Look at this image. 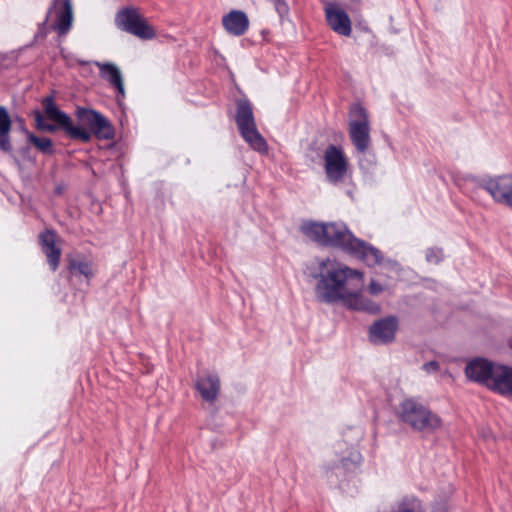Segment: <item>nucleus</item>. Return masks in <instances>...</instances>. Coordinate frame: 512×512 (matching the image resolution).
<instances>
[{
	"instance_id": "obj_17",
	"label": "nucleus",
	"mask_w": 512,
	"mask_h": 512,
	"mask_svg": "<svg viewBox=\"0 0 512 512\" xmlns=\"http://www.w3.org/2000/svg\"><path fill=\"white\" fill-rule=\"evenodd\" d=\"M222 25L230 35L242 36L249 28V19L245 12L232 10L223 16Z\"/></svg>"
},
{
	"instance_id": "obj_25",
	"label": "nucleus",
	"mask_w": 512,
	"mask_h": 512,
	"mask_svg": "<svg viewBox=\"0 0 512 512\" xmlns=\"http://www.w3.org/2000/svg\"><path fill=\"white\" fill-rule=\"evenodd\" d=\"M383 291H384V287L380 283H378L375 280H371V282L369 284V292L372 295H378Z\"/></svg>"
},
{
	"instance_id": "obj_4",
	"label": "nucleus",
	"mask_w": 512,
	"mask_h": 512,
	"mask_svg": "<svg viewBox=\"0 0 512 512\" xmlns=\"http://www.w3.org/2000/svg\"><path fill=\"white\" fill-rule=\"evenodd\" d=\"M398 420L415 431L433 432L441 427V418L416 397L403 399L396 412Z\"/></svg>"
},
{
	"instance_id": "obj_18",
	"label": "nucleus",
	"mask_w": 512,
	"mask_h": 512,
	"mask_svg": "<svg viewBox=\"0 0 512 512\" xmlns=\"http://www.w3.org/2000/svg\"><path fill=\"white\" fill-rule=\"evenodd\" d=\"M196 389L202 399L207 402H214L219 394L220 380L216 374H205L196 381Z\"/></svg>"
},
{
	"instance_id": "obj_8",
	"label": "nucleus",
	"mask_w": 512,
	"mask_h": 512,
	"mask_svg": "<svg viewBox=\"0 0 512 512\" xmlns=\"http://www.w3.org/2000/svg\"><path fill=\"white\" fill-rule=\"evenodd\" d=\"M324 169L327 180L334 184L344 181L348 171V161L340 147L329 145L323 155Z\"/></svg>"
},
{
	"instance_id": "obj_1",
	"label": "nucleus",
	"mask_w": 512,
	"mask_h": 512,
	"mask_svg": "<svg viewBox=\"0 0 512 512\" xmlns=\"http://www.w3.org/2000/svg\"><path fill=\"white\" fill-rule=\"evenodd\" d=\"M315 277L318 280L315 293L319 301L325 303L342 301L354 310L371 314L380 312L378 304L361 294L364 279L360 271L350 269L336 260L326 259L319 264V273Z\"/></svg>"
},
{
	"instance_id": "obj_10",
	"label": "nucleus",
	"mask_w": 512,
	"mask_h": 512,
	"mask_svg": "<svg viewBox=\"0 0 512 512\" xmlns=\"http://www.w3.org/2000/svg\"><path fill=\"white\" fill-rule=\"evenodd\" d=\"M480 187L488 192L492 199L512 209V175L504 174L484 179Z\"/></svg>"
},
{
	"instance_id": "obj_2",
	"label": "nucleus",
	"mask_w": 512,
	"mask_h": 512,
	"mask_svg": "<svg viewBox=\"0 0 512 512\" xmlns=\"http://www.w3.org/2000/svg\"><path fill=\"white\" fill-rule=\"evenodd\" d=\"M42 105L46 118L58 123L72 140L88 143L92 135L99 140L114 138L115 132L110 121L93 109L78 107L75 111V124L68 114L56 106L53 97H45Z\"/></svg>"
},
{
	"instance_id": "obj_24",
	"label": "nucleus",
	"mask_w": 512,
	"mask_h": 512,
	"mask_svg": "<svg viewBox=\"0 0 512 512\" xmlns=\"http://www.w3.org/2000/svg\"><path fill=\"white\" fill-rule=\"evenodd\" d=\"M443 258L442 250L438 248H430L426 252V260L429 263L438 264Z\"/></svg>"
},
{
	"instance_id": "obj_23",
	"label": "nucleus",
	"mask_w": 512,
	"mask_h": 512,
	"mask_svg": "<svg viewBox=\"0 0 512 512\" xmlns=\"http://www.w3.org/2000/svg\"><path fill=\"white\" fill-rule=\"evenodd\" d=\"M34 116H35L36 127H37V129H39L41 131L54 133L58 128L61 129V127L59 126L58 123H56V124L48 123L39 111H36Z\"/></svg>"
},
{
	"instance_id": "obj_21",
	"label": "nucleus",
	"mask_w": 512,
	"mask_h": 512,
	"mask_svg": "<svg viewBox=\"0 0 512 512\" xmlns=\"http://www.w3.org/2000/svg\"><path fill=\"white\" fill-rule=\"evenodd\" d=\"M28 141L33 144L40 152L52 154L54 152L53 142L47 137H37L33 133H27Z\"/></svg>"
},
{
	"instance_id": "obj_19",
	"label": "nucleus",
	"mask_w": 512,
	"mask_h": 512,
	"mask_svg": "<svg viewBox=\"0 0 512 512\" xmlns=\"http://www.w3.org/2000/svg\"><path fill=\"white\" fill-rule=\"evenodd\" d=\"M68 269L72 277L83 276L87 284H89L96 272L94 262L86 257L70 258Z\"/></svg>"
},
{
	"instance_id": "obj_26",
	"label": "nucleus",
	"mask_w": 512,
	"mask_h": 512,
	"mask_svg": "<svg viewBox=\"0 0 512 512\" xmlns=\"http://www.w3.org/2000/svg\"><path fill=\"white\" fill-rule=\"evenodd\" d=\"M423 369L428 373L437 371L439 369V363L437 361L427 362L423 365Z\"/></svg>"
},
{
	"instance_id": "obj_12",
	"label": "nucleus",
	"mask_w": 512,
	"mask_h": 512,
	"mask_svg": "<svg viewBox=\"0 0 512 512\" xmlns=\"http://www.w3.org/2000/svg\"><path fill=\"white\" fill-rule=\"evenodd\" d=\"M398 320L388 316L374 322L369 329V338L374 344H388L394 341Z\"/></svg>"
},
{
	"instance_id": "obj_20",
	"label": "nucleus",
	"mask_w": 512,
	"mask_h": 512,
	"mask_svg": "<svg viewBox=\"0 0 512 512\" xmlns=\"http://www.w3.org/2000/svg\"><path fill=\"white\" fill-rule=\"evenodd\" d=\"M12 120L8 110L4 106H0V151L10 153L13 149L11 143Z\"/></svg>"
},
{
	"instance_id": "obj_11",
	"label": "nucleus",
	"mask_w": 512,
	"mask_h": 512,
	"mask_svg": "<svg viewBox=\"0 0 512 512\" xmlns=\"http://www.w3.org/2000/svg\"><path fill=\"white\" fill-rule=\"evenodd\" d=\"M325 17L330 28L342 36H350L351 20L348 14L334 2H327L324 7Z\"/></svg>"
},
{
	"instance_id": "obj_13",
	"label": "nucleus",
	"mask_w": 512,
	"mask_h": 512,
	"mask_svg": "<svg viewBox=\"0 0 512 512\" xmlns=\"http://www.w3.org/2000/svg\"><path fill=\"white\" fill-rule=\"evenodd\" d=\"M496 366L485 359H474L466 365L465 374L470 380L484 384L489 388Z\"/></svg>"
},
{
	"instance_id": "obj_22",
	"label": "nucleus",
	"mask_w": 512,
	"mask_h": 512,
	"mask_svg": "<svg viewBox=\"0 0 512 512\" xmlns=\"http://www.w3.org/2000/svg\"><path fill=\"white\" fill-rule=\"evenodd\" d=\"M423 507L421 501L418 499L411 497L405 498L399 505V509L397 512H423Z\"/></svg>"
},
{
	"instance_id": "obj_7",
	"label": "nucleus",
	"mask_w": 512,
	"mask_h": 512,
	"mask_svg": "<svg viewBox=\"0 0 512 512\" xmlns=\"http://www.w3.org/2000/svg\"><path fill=\"white\" fill-rule=\"evenodd\" d=\"M349 136L359 153H365L371 143L370 122L366 109L360 104H353L349 111Z\"/></svg>"
},
{
	"instance_id": "obj_14",
	"label": "nucleus",
	"mask_w": 512,
	"mask_h": 512,
	"mask_svg": "<svg viewBox=\"0 0 512 512\" xmlns=\"http://www.w3.org/2000/svg\"><path fill=\"white\" fill-rule=\"evenodd\" d=\"M56 240V234L52 230H45L39 235V244L52 271L58 269L62 253L61 248L56 246Z\"/></svg>"
},
{
	"instance_id": "obj_15",
	"label": "nucleus",
	"mask_w": 512,
	"mask_h": 512,
	"mask_svg": "<svg viewBox=\"0 0 512 512\" xmlns=\"http://www.w3.org/2000/svg\"><path fill=\"white\" fill-rule=\"evenodd\" d=\"M94 65L99 69V75L117 90L120 97H125L123 75L119 67L110 62L95 61Z\"/></svg>"
},
{
	"instance_id": "obj_16",
	"label": "nucleus",
	"mask_w": 512,
	"mask_h": 512,
	"mask_svg": "<svg viewBox=\"0 0 512 512\" xmlns=\"http://www.w3.org/2000/svg\"><path fill=\"white\" fill-rule=\"evenodd\" d=\"M489 389L501 395L512 397V368L504 365H497L494 368Z\"/></svg>"
},
{
	"instance_id": "obj_5",
	"label": "nucleus",
	"mask_w": 512,
	"mask_h": 512,
	"mask_svg": "<svg viewBox=\"0 0 512 512\" xmlns=\"http://www.w3.org/2000/svg\"><path fill=\"white\" fill-rule=\"evenodd\" d=\"M235 121L240 135L245 142L255 151L266 154L268 145L264 137L259 133L252 105L247 100H240L237 103Z\"/></svg>"
},
{
	"instance_id": "obj_3",
	"label": "nucleus",
	"mask_w": 512,
	"mask_h": 512,
	"mask_svg": "<svg viewBox=\"0 0 512 512\" xmlns=\"http://www.w3.org/2000/svg\"><path fill=\"white\" fill-rule=\"evenodd\" d=\"M301 232L310 240L322 246H332L356 256L368 265L380 262L382 256L378 249L356 238L343 223L304 222Z\"/></svg>"
},
{
	"instance_id": "obj_6",
	"label": "nucleus",
	"mask_w": 512,
	"mask_h": 512,
	"mask_svg": "<svg viewBox=\"0 0 512 512\" xmlns=\"http://www.w3.org/2000/svg\"><path fill=\"white\" fill-rule=\"evenodd\" d=\"M115 25L121 31L142 39L150 40L156 36L154 28L134 7H124L115 15Z\"/></svg>"
},
{
	"instance_id": "obj_9",
	"label": "nucleus",
	"mask_w": 512,
	"mask_h": 512,
	"mask_svg": "<svg viewBox=\"0 0 512 512\" xmlns=\"http://www.w3.org/2000/svg\"><path fill=\"white\" fill-rule=\"evenodd\" d=\"M51 20V29L59 36H65L73 24V7L71 0H53L48 8L46 21Z\"/></svg>"
}]
</instances>
